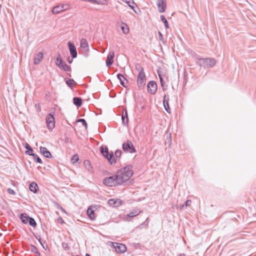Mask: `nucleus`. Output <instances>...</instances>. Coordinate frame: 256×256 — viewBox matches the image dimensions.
I'll use <instances>...</instances> for the list:
<instances>
[{
  "mask_svg": "<svg viewBox=\"0 0 256 256\" xmlns=\"http://www.w3.org/2000/svg\"><path fill=\"white\" fill-rule=\"evenodd\" d=\"M148 90L151 94H154L157 90V84L154 81H150L148 84Z\"/></svg>",
  "mask_w": 256,
  "mask_h": 256,
  "instance_id": "11",
  "label": "nucleus"
},
{
  "mask_svg": "<svg viewBox=\"0 0 256 256\" xmlns=\"http://www.w3.org/2000/svg\"><path fill=\"white\" fill-rule=\"evenodd\" d=\"M79 160L78 156L77 154H74L72 158L71 162L72 164H74L75 162H77Z\"/></svg>",
  "mask_w": 256,
  "mask_h": 256,
  "instance_id": "34",
  "label": "nucleus"
},
{
  "mask_svg": "<svg viewBox=\"0 0 256 256\" xmlns=\"http://www.w3.org/2000/svg\"><path fill=\"white\" fill-rule=\"evenodd\" d=\"M36 106L38 108H39V109L40 108V105H39V104H36Z\"/></svg>",
  "mask_w": 256,
  "mask_h": 256,
  "instance_id": "49",
  "label": "nucleus"
},
{
  "mask_svg": "<svg viewBox=\"0 0 256 256\" xmlns=\"http://www.w3.org/2000/svg\"><path fill=\"white\" fill-rule=\"evenodd\" d=\"M61 220H62V218H60V221H61Z\"/></svg>",
  "mask_w": 256,
  "mask_h": 256,
  "instance_id": "52",
  "label": "nucleus"
},
{
  "mask_svg": "<svg viewBox=\"0 0 256 256\" xmlns=\"http://www.w3.org/2000/svg\"><path fill=\"white\" fill-rule=\"evenodd\" d=\"M116 175L106 177L103 180L104 184L108 186H115L120 185Z\"/></svg>",
  "mask_w": 256,
  "mask_h": 256,
  "instance_id": "4",
  "label": "nucleus"
},
{
  "mask_svg": "<svg viewBox=\"0 0 256 256\" xmlns=\"http://www.w3.org/2000/svg\"><path fill=\"white\" fill-rule=\"evenodd\" d=\"M158 77L160 78H162V74L160 73L159 71H158Z\"/></svg>",
  "mask_w": 256,
  "mask_h": 256,
  "instance_id": "48",
  "label": "nucleus"
},
{
  "mask_svg": "<svg viewBox=\"0 0 256 256\" xmlns=\"http://www.w3.org/2000/svg\"><path fill=\"white\" fill-rule=\"evenodd\" d=\"M120 28H121L122 32L124 34H127L130 32V28H129L128 24L124 22H122L121 24Z\"/></svg>",
  "mask_w": 256,
  "mask_h": 256,
  "instance_id": "19",
  "label": "nucleus"
},
{
  "mask_svg": "<svg viewBox=\"0 0 256 256\" xmlns=\"http://www.w3.org/2000/svg\"><path fill=\"white\" fill-rule=\"evenodd\" d=\"M68 46L72 58H76L77 56V52L74 44L71 42H68Z\"/></svg>",
  "mask_w": 256,
  "mask_h": 256,
  "instance_id": "12",
  "label": "nucleus"
},
{
  "mask_svg": "<svg viewBox=\"0 0 256 256\" xmlns=\"http://www.w3.org/2000/svg\"><path fill=\"white\" fill-rule=\"evenodd\" d=\"M141 212V211L138 209L134 210L133 212H130L128 214V216L132 218L138 215Z\"/></svg>",
  "mask_w": 256,
  "mask_h": 256,
  "instance_id": "27",
  "label": "nucleus"
},
{
  "mask_svg": "<svg viewBox=\"0 0 256 256\" xmlns=\"http://www.w3.org/2000/svg\"><path fill=\"white\" fill-rule=\"evenodd\" d=\"M156 6L158 8V11L160 12H164L166 8V0H157Z\"/></svg>",
  "mask_w": 256,
  "mask_h": 256,
  "instance_id": "10",
  "label": "nucleus"
},
{
  "mask_svg": "<svg viewBox=\"0 0 256 256\" xmlns=\"http://www.w3.org/2000/svg\"><path fill=\"white\" fill-rule=\"evenodd\" d=\"M148 218H147L145 222L143 224H141L140 226H142V224H146L148 226Z\"/></svg>",
  "mask_w": 256,
  "mask_h": 256,
  "instance_id": "46",
  "label": "nucleus"
},
{
  "mask_svg": "<svg viewBox=\"0 0 256 256\" xmlns=\"http://www.w3.org/2000/svg\"><path fill=\"white\" fill-rule=\"evenodd\" d=\"M58 208L59 210H60L61 211H62V212H64V213L66 214H68L67 212L60 206H58Z\"/></svg>",
  "mask_w": 256,
  "mask_h": 256,
  "instance_id": "43",
  "label": "nucleus"
},
{
  "mask_svg": "<svg viewBox=\"0 0 256 256\" xmlns=\"http://www.w3.org/2000/svg\"><path fill=\"white\" fill-rule=\"evenodd\" d=\"M38 188V186L37 184L34 182H32L29 186L30 190L34 193H36L37 192Z\"/></svg>",
  "mask_w": 256,
  "mask_h": 256,
  "instance_id": "24",
  "label": "nucleus"
},
{
  "mask_svg": "<svg viewBox=\"0 0 256 256\" xmlns=\"http://www.w3.org/2000/svg\"><path fill=\"white\" fill-rule=\"evenodd\" d=\"M108 245L112 246L118 253L123 254L126 251V247L124 244L110 242Z\"/></svg>",
  "mask_w": 256,
  "mask_h": 256,
  "instance_id": "7",
  "label": "nucleus"
},
{
  "mask_svg": "<svg viewBox=\"0 0 256 256\" xmlns=\"http://www.w3.org/2000/svg\"><path fill=\"white\" fill-rule=\"evenodd\" d=\"M86 256H90L89 254H86Z\"/></svg>",
  "mask_w": 256,
  "mask_h": 256,
  "instance_id": "50",
  "label": "nucleus"
},
{
  "mask_svg": "<svg viewBox=\"0 0 256 256\" xmlns=\"http://www.w3.org/2000/svg\"><path fill=\"white\" fill-rule=\"evenodd\" d=\"M163 104L166 110L170 113V108L168 104V97L164 96V97Z\"/></svg>",
  "mask_w": 256,
  "mask_h": 256,
  "instance_id": "17",
  "label": "nucleus"
},
{
  "mask_svg": "<svg viewBox=\"0 0 256 256\" xmlns=\"http://www.w3.org/2000/svg\"><path fill=\"white\" fill-rule=\"evenodd\" d=\"M108 204L112 206H118L122 204V200L119 199H110L108 202Z\"/></svg>",
  "mask_w": 256,
  "mask_h": 256,
  "instance_id": "15",
  "label": "nucleus"
},
{
  "mask_svg": "<svg viewBox=\"0 0 256 256\" xmlns=\"http://www.w3.org/2000/svg\"><path fill=\"white\" fill-rule=\"evenodd\" d=\"M40 152L46 158H50L52 157L51 153L45 147H40Z\"/></svg>",
  "mask_w": 256,
  "mask_h": 256,
  "instance_id": "16",
  "label": "nucleus"
},
{
  "mask_svg": "<svg viewBox=\"0 0 256 256\" xmlns=\"http://www.w3.org/2000/svg\"><path fill=\"white\" fill-rule=\"evenodd\" d=\"M62 8L60 5H58L53 8L52 12L54 14H56L62 12Z\"/></svg>",
  "mask_w": 256,
  "mask_h": 256,
  "instance_id": "20",
  "label": "nucleus"
},
{
  "mask_svg": "<svg viewBox=\"0 0 256 256\" xmlns=\"http://www.w3.org/2000/svg\"><path fill=\"white\" fill-rule=\"evenodd\" d=\"M122 120L123 123H128V115H127V112L126 111L125 112V115L124 114H122Z\"/></svg>",
  "mask_w": 256,
  "mask_h": 256,
  "instance_id": "35",
  "label": "nucleus"
},
{
  "mask_svg": "<svg viewBox=\"0 0 256 256\" xmlns=\"http://www.w3.org/2000/svg\"><path fill=\"white\" fill-rule=\"evenodd\" d=\"M56 64L59 68L64 71L69 72L70 70V67L63 62L60 54L56 56Z\"/></svg>",
  "mask_w": 256,
  "mask_h": 256,
  "instance_id": "6",
  "label": "nucleus"
},
{
  "mask_svg": "<svg viewBox=\"0 0 256 256\" xmlns=\"http://www.w3.org/2000/svg\"><path fill=\"white\" fill-rule=\"evenodd\" d=\"M30 218V217L28 216V215L25 213L20 214V220L24 224H26L28 222Z\"/></svg>",
  "mask_w": 256,
  "mask_h": 256,
  "instance_id": "22",
  "label": "nucleus"
},
{
  "mask_svg": "<svg viewBox=\"0 0 256 256\" xmlns=\"http://www.w3.org/2000/svg\"><path fill=\"white\" fill-rule=\"evenodd\" d=\"M43 59V54L41 52H38L34 58V64H38Z\"/></svg>",
  "mask_w": 256,
  "mask_h": 256,
  "instance_id": "18",
  "label": "nucleus"
},
{
  "mask_svg": "<svg viewBox=\"0 0 256 256\" xmlns=\"http://www.w3.org/2000/svg\"><path fill=\"white\" fill-rule=\"evenodd\" d=\"M46 123L48 129L50 130H52L54 128L55 126V120L52 114H49L46 116Z\"/></svg>",
  "mask_w": 256,
  "mask_h": 256,
  "instance_id": "9",
  "label": "nucleus"
},
{
  "mask_svg": "<svg viewBox=\"0 0 256 256\" xmlns=\"http://www.w3.org/2000/svg\"><path fill=\"white\" fill-rule=\"evenodd\" d=\"M80 46L83 49L88 50V44L86 40L84 38H82L80 41Z\"/></svg>",
  "mask_w": 256,
  "mask_h": 256,
  "instance_id": "23",
  "label": "nucleus"
},
{
  "mask_svg": "<svg viewBox=\"0 0 256 256\" xmlns=\"http://www.w3.org/2000/svg\"><path fill=\"white\" fill-rule=\"evenodd\" d=\"M61 220H62V218H60V221H61Z\"/></svg>",
  "mask_w": 256,
  "mask_h": 256,
  "instance_id": "53",
  "label": "nucleus"
},
{
  "mask_svg": "<svg viewBox=\"0 0 256 256\" xmlns=\"http://www.w3.org/2000/svg\"><path fill=\"white\" fill-rule=\"evenodd\" d=\"M100 151L104 156L108 160L111 164L116 163V160L114 156L113 152H109L108 148L106 146H100Z\"/></svg>",
  "mask_w": 256,
  "mask_h": 256,
  "instance_id": "3",
  "label": "nucleus"
},
{
  "mask_svg": "<svg viewBox=\"0 0 256 256\" xmlns=\"http://www.w3.org/2000/svg\"><path fill=\"white\" fill-rule=\"evenodd\" d=\"M196 63L200 67L209 68L216 64V60L212 58H200L196 59Z\"/></svg>",
  "mask_w": 256,
  "mask_h": 256,
  "instance_id": "2",
  "label": "nucleus"
},
{
  "mask_svg": "<svg viewBox=\"0 0 256 256\" xmlns=\"http://www.w3.org/2000/svg\"><path fill=\"white\" fill-rule=\"evenodd\" d=\"M8 192L9 194H10L14 195L16 194L15 192L13 190H12L10 188L8 189Z\"/></svg>",
  "mask_w": 256,
  "mask_h": 256,
  "instance_id": "42",
  "label": "nucleus"
},
{
  "mask_svg": "<svg viewBox=\"0 0 256 256\" xmlns=\"http://www.w3.org/2000/svg\"><path fill=\"white\" fill-rule=\"evenodd\" d=\"M160 18L161 20L164 24L166 28V29L168 28H169L168 23L166 19L164 17V16L163 15H162V16H160Z\"/></svg>",
  "mask_w": 256,
  "mask_h": 256,
  "instance_id": "31",
  "label": "nucleus"
},
{
  "mask_svg": "<svg viewBox=\"0 0 256 256\" xmlns=\"http://www.w3.org/2000/svg\"><path fill=\"white\" fill-rule=\"evenodd\" d=\"M114 56V52L113 51L110 52L106 60V64L108 67L110 66L113 64Z\"/></svg>",
  "mask_w": 256,
  "mask_h": 256,
  "instance_id": "13",
  "label": "nucleus"
},
{
  "mask_svg": "<svg viewBox=\"0 0 256 256\" xmlns=\"http://www.w3.org/2000/svg\"><path fill=\"white\" fill-rule=\"evenodd\" d=\"M160 80L162 86H163L164 84V80H163L162 78H160Z\"/></svg>",
  "mask_w": 256,
  "mask_h": 256,
  "instance_id": "47",
  "label": "nucleus"
},
{
  "mask_svg": "<svg viewBox=\"0 0 256 256\" xmlns=\"http://www.w3.org/2000/svg\"><path fill=\"white\" fill-rule=\"evenodd\" d=\"M58 208L59 210H60L61 211H62V212H64V213L66 214H68L67 212L60 206H58Z\"/></svg>",
  "mask_w": 256,
  "mask_h": 256,
  "instance_id": "44",
  "label": "nucleus"
},
{
  "mask_svg": "<svg viewBox=\"0 0 256 256\" xmlns=\"http://www.w3.org/2000/svg\"><path fill=\"white\" fill-rule=\"evenodd\" d=\"M27 150L26 152V153L30 156H34V154H33V150L31 146L28 144H26L25 146Z\"/></svg>",
  "mask_w": 256,
  "mask_h": 256,
  "instance_id": "25",
  "label": "nucleus"
},
{
  "mask_svg": "<svg viewBox=\"0 0 256 256\" xmlns=\"http://www.w3.org/2000/svg\"><path fill=\"white\" fill-rule=\"evenodd\" d=\"M115 156L116 157V158H120L122 154V152L121 150H116V152H115Z\"/></svg>",
  "mask_w": 256,
  "mask_h": 256,
  "instance_id": "39",
  "label": "nucleus"
},
{
  "mask_svg": "<svg viewBox=\"0 0 256 256\" xmlns=\"http://www.w3.org/2000/svg\"><path fill=\"white\" fill-rule=\"evenodd\" d=\"M61 7L62 8V12L68 10L70 9V5L68 4H60Z\"/></svg>",
  "mask_w": 256,
  "mask_h": 256,
  "instance_id": "36",
  "label": "nucleus"
},
{
  "mask_svg": "<svg viewBox=\"0 0 256 256\" xmlns=\"http://www.w3.org/2000/svg\"><path fill=\"white\" fill-rule=\"evenodd\" d=\"M87 214L90 220H93L94 219L95 215L94 214V210L92 209V206L88 208L87 210Z\"/></svg>",
  "mask_w": 256,
  "mask_h": 256,
  "instance_id": "21",
  "label": "nucleus"
},
{
  "mask_svg": "<svg viewBox=\"0 0 256 256\" xmlns=\"http://www.w3.org/2000/svg\"><path fill=\"white\" fill-rule=\"evenodd\" d=\"M58 208L59 210H60L61 211H62V212H64V213L66 214H68L67 212L60 206H58Z\"/></svg>",
  "mask_w": 256,
  "mask_h": 256,
  "instance_id": "45",
  "label": "nucleus"
},
{
  "mask_svg": "<svg viewBox=\"0 0 256 256\" xmlns=\"http://www.w3.org/2000/svg\"><path fill=\"white\" fill-rule=\"evenodd\" d=\"M158 38H159L160 40L162 41L164 43V42L163 39V36H162V34L161 33V32H158Z\"/></svg>",
  "mask_w": 256,
  "mask_h": 256,
  "instance_id": "41",
  "label": "nucleus"
},
{
  "mask_svg": "<svg viewBox=\"0 0 256 256\" xmlns=\"http://www.w3.org/2000/svg\"><path fill=\"white\" fill-rule=\"evenodd\" d=\"M73 101L74 104L76 106H81L82 104V99L80 98L75 97L73 98Z\"/></svg>",
  "mask_w": 256,
  "mask_h": 256,
  "instance_id": "28",
  "label": "nucleus"
},
{
  "mask_svg": "<svg viewBox=\"0 0 256 256\" xmlns=\"http://www.w3.org/2000/svg\"><path fill=\"white\" fill-rule=\"evenodd\" d=\"M84 165L86 168L89 171L91 172L92 170V166L91 165V163L88 160H85L84 162Z\"/></svg>",
  "mask_w": 256,
  "mask_h": 256,
  "instance_id": "29",
  "label": "nucleus"
},
{
  "mask_svg": "<svg viewBox=\"0 0 256 256\" xmlns=\"http://www.w3.org/2000/svg\"><path fill=\"white\" fill-rule=\"evenodd\" d=\"M28 222L29 223L30 226H32L34 228L36 226V224L35 220L31 217L30 218Z\"/></svg>",
  "mask_w": 256,
  "mask_h": 256,
  "instance_id": "33",
  "label": "nucleus"
},
{
  "mask_svg": "<svg viewBox=\"0 0 256 256\" xmlns=\"http://www.w3.org/2000/svg\"><path fill=\"white\" fill-rule=\"evenodd\" d=\"M74 82L73 80L72 79H68L66 80V84L70 86L72 88V86H74Z\"/></svg>",
  "mask_w": 256,
  "mask_h": 256,
  "instance_id": "37",
  "label": "nucleus"
},
{
  "mask_svg": "<svg viewBox=\"0 0 256 256\" xmlns=\"http://www.w3.org/2000/svg\"><path fill=\"white\" fill-rule=\"evenodd\" d=\"M68 62H70H70H72V61H70V60H68Z\"/></svg>",
  "mask_w": 256,
  "mask_h": 256,
  "instance_id": "51",
  "label": "nucleus"
},
{
  "mask_svg": "<svg viewBox=\"0 0 256 256\" xmlns=\"http://www.w3.org/2000/svg\"><path fill=\"white\" fill-rule=\"evenodd\" d=\"M78 122H80L82 123V124L84 126H85L86 127L87 126V124H86V120H84V119H79L78 120Z\"/></svg>",
  "mask_w": 256,
  "mask_h": 256,
  "instance_id": "40",
  "label": "nucleus"
},
{
  "mask_svg": "<svg viewBox=\"0 0 256 256\" xmlns=\"http://www.w3.org/2000/svg\"><path fill=\"white\" fill-rule=\"evenodd\" d=\"M134 172L132 166L128 165L120 169L116 174L120 184H124L132 176Z\"/></svg>",
  "mask_w": 256,
  "mask_h": 256,
  "instance_id": "1",
  "label": "nucleus"
},
{
  "mask_svg": "<svg viewBox=\"0 0 256 256\" xmlns=\"http://www.w3.org/2000/svg\"><path fill=\"white\" fill-rule=\"evenodd\" d=\"M122 148L126 152L134 153L136 152L133 144L130 140H127L122 144Z\"/></svg>",
  "mask_w": 256,
  "mask_h": 256,
  "instance_id": "8",
  "label": "nucleus"
},
{
  "mask_svg": "<svg viewBox=\"0 0 256 256\" xmlns=\"http://www.w3.org/2000/svg\"><path fill=\"white\" fill-rule=\"evenodd\" d=\"M34 160L36 162H38L40 164L42 163V160L38 156L34 155Z\"/></svg>",
  "mask_w": 256,
  "mask_h": 256,
  "instance_id": "38",
  "label": "nucleus"
},
{
  "mask_svg": "<svg viewBox=\"0 0 256 256\" xmlns=\"http://www.w3.org/2000/svg\"><path fill=\"white\" fill-rule=\"evenodd\" d=\"M136 68L139 71L137 78L138 85L140 88L143 87L145 85L146 80L144 69L141 66L136 67Z\"/></svg>",
  "mask_w": 256,
  "mask_h": 256,
  "instance_id": "5",
  "label": "nucleus"
},
{
  "mask_svg": "<svg viewBox=\"0 0 256 256\" xmlns=\"http://www.w3.org/2000/svg\"><path fill=\"white\" fill-rule=\"evenodd\" d=\"M126 3L128 6L136 14L138 12L134 10V5L136 4L135 2L133 0H128L125 2Z\"/></svg>",
  "mask_w": 256,
  "mask_h": 256,
  "instance_id": "26",
  "label": "nucleus"
},
{
  "mask_svg": "<svg viewBox=\"0 0 256 256\" xmlns=\"http://www.w3.org/2000/svg\"><path fill=\"white\" fill-rule=\"evenodd\" d=\"M191 204H192L191 200H187L184 204H182L180 206V210H183L185 207L186 208L188 206H190Z\"/></svg>",
  "mask_w": 256,
  "mask_h": 256,
  "instance_id": "32",
  "label": "nucleus"
},
{
  "mask_svg": "<svg viewBox=\"0 0 256 256\" xmlns=\"http://www.w3.org/2000/svg\"><path fill=\"white\" fill-rule=\"evenodd\" d=\"M117 77H118V79L120 80V84L123 86L126 87V86L124 85V80H126V78L124 77V76L122 74H118L117 75Z\"/></svg>",
  "mask_w": 256,
  "mask_h": 256,
  "instance_id": "30",
  "label": "nucleus"
},
{
  "mask_svg": "<svg viewBox=\"0 0 256 256\" xmlns=\"http://www.w3.org/2000/svg\"><path fill=\"white\" fill-rule=\"evenodd\" d=\"M87 2H89L94 4H96L102 6H107L108 4V0H83Z\"/></svg>",
  "mask_w": 256,
  "mask_h": 256,
  "instance_id": "14",
  "label": "nucleus"
}]
</instances>
